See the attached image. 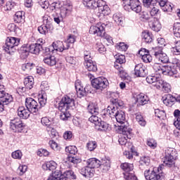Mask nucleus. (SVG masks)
I'll use <instances>...</instances> for the list:
<instances>
[{
    "instance_id": "nucleus-1",
    "label": "nucleus",
    "mask_w": 180,
    "mask_h": 180,
    "mask_svg": "<svg viewBox=\"0 0 180 180\" xmlns=\"http://www.w3.org/2000/svg\"><path fill=\"white\" fill-rule=\"evenodd\" d=\"M75 107V101L68 96H65L62 98L58 103V110L61 112L60 114V120H68L71 117L70 114V109H73Z\"/></svg>"
},
{
    "instance_id": "nucleus-2",
    "label": "nucleus",
    "mask_w": 180,
    "mask_h": 180,
    "mask_svg": "<svg viewBox=\"0 0 180 180\" xmlns=\"http://www.w3.org/2000/svg\"><path fill=\"white\" fill-rule=\"evenodd\" d=\"M105 29H106L105 23L98 22L96 25L90 27L89 33L90 34H94L103 39H106L108 43H112V37L106 34Z\"/></svg>"
},
{
    "instance_id": "nucleus-3",
    "label": "nucleus",
    "mask_w": 180,
    "mask_h": 180,
    "mask_svg": "<svg viewBox=\"0 0 180 180\" xmlns=\"http://www.w3.org/2000/svg\"><path fill=\"white\" fill-rule=\"evenodd\" d=\"M164 165H161L158 167H154L153 170L150 172V169L145 171L144 176L146 180H165V174L162 172Z\"/></svg>"
},
{
    "instance_id": "nucleus-4",
    "label": "nucleus",
    "mask_w": 180,
    "mask_h": 180,
    "mask_svg": "<svg viewBox=\"0 0 180 180\" xmlns=\"http://www.w3.org/2000/svg\"><path fill=\"white\" fill-rule=\"evenodd\" d=\"M116 131L120 136L118 141L121 146H126L127 144V139H131V129L124 125H118L115 127Z\"/></svg>"
},
{
    "instance_id": "nucleus-5",
    "label": "nucleus",
    "mask_w": 180,
    "mask_h": 180,
    "mask_svg": "<svg viewBox=\"0 0 180 180\" xmlns=\"http://www.w3.org/2000/svg\"><path fill=\"white\" fill-rule=\"evenodd\" d=\"M163 75H174L178 74V71H180V60L174 58L171 61L170 65H166L162 68Z\"/></svg>"
},
{
    "instance_id": "nucleus-6",
    "label": "nucleus",
    "mask_w": 180,
    "mask_h": 180,
    "mask_svg": "<svg viewBox=\"0 0 180 180\" xmlns=\"http://www.w3.org/2000/svg\"><path fill=\"white\" fill-rule=\"evenodd\" d=\"M20 43V39L16 37H8L6 41V46L4 47V51L8 53V54H13L16 50H18V46Z\"/></svg>"
},
{
    "instance_id": "nucleus-7",
    "label": "nucleus",
    "mask_w": 180,
    "mask_h": 180,
    "mask_svg": "<svg viewBox=\"0 0 180 180\" xmlns=\"http://www.w3.org/2000/svg\"><path fill=\"white\" fill-rule=\"evenodd\" d=\"M69 178L72 179H77V176L74 174V172L72 170H67L63 174L58 171L54 172L52 173V175L49 177L48 180H70Z\"/></svg>"
},
{
    "instance_id": "nucleus-8",
    "label": "nucleus",
    "mask_w": 180,
    "mask_h": 180,
    "mask_svg": "<svg viewBox=\"0 0 180 180\" xmlns=\"http://www.w3.org/2000/svg\"><path fill=\"white\" fill-rule=\"evenodd\" d=\"M124 9L127 11V12L133 11L136 13H140V12H141V5H140L139 0H126Z\"/></svg>"
},
{
    "instance_id": "nucleus-9",
    "label": "nucleus",
    "mask_w": 180,
    "mask_h": 180,
    "mask_svg": "<svg viewBox=\"0 0 180 180\" xmlns=\"http://www.w3.org/2000/svg\"><path fill=\"white\" fill-rule=\"evenodd\" d=\"M91 84L93 88H95L98 91H103V89L108 88L109 82L108 81V79L105 77H97L91 81Z\"/></svg>"
},
{
    "instance_id": "nucleus-10",
    "label": "nucleus",
    "mask_w": 180,
    "mask_h": 180,
    "mask_svg": "<svg viewBox=\"0 0 180 180\" xmlns=\"http://www.w3.org/2000/svg\"><path fill=\"white\" fill-rule=\"evenodd\" d=\"M98 8V16H108L110 13V8L103 0H98L96 3V9Z\"/></svg>"
},
{
    "instance_id": "nucleus-11",
    "label": "nucleus",
    "mask_w": 180,
    "mask_h": 180,
    "mask_svg": "<svg viewBox=\"0 0 180 180\" xmlns=\"http://www.w3.org/2000/svg\"><path fill=\"white\" fill-rule=\"evenodd\" d=\"M0 113H2L5 105H9L12 102V96L5 92V90L0 91Z\"/></svg>"
},
{
    "instance_id": "nucleus-12",
    "label": "nucleus",
    "mask_w": 180,
    "mask_h": 180,
    "mask_svg": "<svg viewBox=\"0 0 180 180\" xmlns=\"http://www.w3.org/2000/svg\"><path fill=\"white\" fill-rule=\"evenodd\" d=\"M25 124L22 122V120L19 117L14 118L10 122V129L14 131V133H20L23 130Z\"/></svg>"
},
{
    "instance_id": "nucleus-13",
    "label": "nucleus",
    "mask_w": 180,
    "mask_h": 180,
    "mask_svg": "<svg viewBox=\"0 0 180 180\" xmlns=\"http://www.w3.org/2000/svg\"><path fill=\"white\" fill-rule=\"evenodd\" d=\"M25 106L31 113L39 112V103L32 98H27L25 99Z\"/></svg>"
},
{
    "instance_id": "nucleus-14",
    "label": "nucleus",
    "mask_w": 180,
    "mask_h": 180,
    "mask_svg": "<svg viewBox=\"0 0 180 180\" xmlns=\"http://www.w3.org/2000/svg\"><path fill=\"white\" fill-rule=\"evenodd\" d=\"M24 87H19L18 91H21V92H26V91H30L33 88V85H34V79L32 76H29L25 77L24 79Z\"/></svg>"
},
{
    "instance_id": "nucleus-15",
    "label": "nucleus",
    "mask_w": 180,
    "mask_h": 180,
    "mask_svg": "<svg viewBox=\"0 0 180 180\" xmlns=\"http://www.w3.org/2000/svg\"><path fill=\"white\" fill-rule=\"evenodd\" d=\"M75 89L77 91V95L78 98H82L86 95L87 87H84L81 84V81L77 80L75 83Z\"/></svg>"
},
{
    "instance_id": "nucleus-16",
    "label": "nucleus",
    "mask_w": 180,
    "mask_h": 180,
    "mask_svg": "<svg viewBox=\"0 0 180 180\" xmlns=\"http://www.w3.org/2000/svg\"><path fill=\"white\" fill-rule=\"evenodd\" d=\"M60 9V16H61L62 18H67V15H68V13H70L71 11H72V6H71V4H70V3H67L65 2L63 4V6H61V7L59 8Z\"/></svg>"
},
{
    "instance_id": "nucleus-17",
    "label": "nucleus",
    "mask_w": 180,
    "mask_h": 180,
    "mask_svg": "<svg viewBox=\"0 0 180 180\" xmlns=\"http://www.w3.org/2000/svg\"><path fill=\"white\" fill-rule=\"evenodd\" d=\"M154 56L156 60H158V63H162L165 64V63H168V56L167 53L162 51V49L160 48L158 51H155Z\"/></svg>"
},
{
    "instance_id": "nucleus-18",
    "label": "nucleus",
    "mask_w": 180,
    "mask_h": 180,
    "mask_svg": "<svg viewBox=\"0 0 180 180\" xmlns=\"http://www.w3.org/2000/svg\"><path fill=\"white\" fill-rule=\"evenodd\" d=\"M67 43L61 41H56L53 43L52 47L54 51H59L60 53H63L64 50H68V46L66 45Z\"/></svg>"
},
{
    "instance_id": "nucleus-19",
    "label": "nucleus",
    "mask_w": 180,
    "mask_h": 180,
    "mask_svg": "<svg viewBox=\"0 0 180 180\" xmlns=\"http://www.w3.org/2000/svg\"><path fill=\"white\" fill-rule=\"evenodd\" d=\"M95 129L97 131H108V130H110V125L100 120L98 122H96Z\"/></svg>"
},
{
    "instance_id": "nucleus-20",
    "label": "nucleus",
    "mask_w": 180,
    "mask_h": 180,
    "mask_svg": "<svg viewBox=\"0 0 180 180\" xmlns=\"http://www.w3.org/2000/svg\"><path fill=\"white\" fill-rule=\"evenodd\" d=\"M79 172L86 178H92L95 174V169H91L89 166L84 167L79 170Z\"/></svg>"
},
{
    "instance_id": "nucleus-21",
    "label": "nucleus",
    "mask_w": 180,
    "mask_h": 180,
    "mask_svg": "<svg viewBox=\"0 0 180 180\" xmlns=\"http://www.w3.org/2000/svg\"><path fill=\"white\" fill-rule=\"evenodd\" d=\"M146 74H147L146 67L143 64L140 63L135 66L134 75L136 77H146Z\"/></svg>"
},
{
    "instance_id": "nucleus-22",
    "label": "nucleus",
    "mask_w": 180,
    "mask_h": 180,
    "mask_svg": "<svg viewBox=\"0 0 180 180\" xmlns=\"http://www.w3.org/2000/svg\"><path fill=\"white\" fill-rule=\"evenodd\" d=\"M30 113H32V112L24 106H20L18 109V115L22 119H28L29 116H30Z\"/></svg>"
},
{
    "instance_id": "nucleus-23",
    "label": "nucleus",
    "mask_w": 180,
    "mask_h": 180,
    "mask_svg": "<svg viewBox=\"0 0 180 180\" xmlns=\"http://www.w3.org/2000/svg\"><path fill=\"white\" fill-rule=\"evenodd\" d=\"M84 67L88 70V71H91L95 72L98 70V67L96 66V63L94 62L92 59L84 61Z\"/></svg>"
},
{
    "instance_id": "nucleus-24",
    "label": "nucleus",
    "mask_w": 180,
    "mask_h": 180,
    "mask_svg": "<svg viewBox=\"0 0 180 180\" xmlns=\"http://www.w3.org/2000/svg\"><path fill=\"white\" fill-rule=\"evenodd\" d=\"M162 99L163 101V103L166 105V106H172V105H174V102L176 101V98L171 94L165 95Z\"/></svg>"
},
{
    "instance_id": "nucleus-25",
    "label": "nucleus",
    "mask_w": 180,
    "mask_h": 180,
    "mask_svg": "<svg viewBox=\"0 0 180 180\" xmlns=\"http://www.w3.org/2000/svg\"><path fill=\"white\" fill-rule=\"evenodd\" d=\"M87 166L91 169H95V168H99V167H101V160L95 158H90L87 160Z\"/></svg>"
},
{
    "instance_id": "nucleus-26",
    "label": "nucleus",
    "mask_w": 180,
    "mask_h": 180,
    "mask_svg": "<svg viewBox=\"0 0 180 180\" xmlns=\"http://www.w3.org/2000/svg\"><path fill=\"white\" fill-rule=\"evenodd\" d=\"M43 50V46L40 44H32L30 45V53L39 54Z\"/></svg>"
},
{
    "instance_id": "nucleus-27",
    "label": "nucleus",
    "mask_w": 180,
    "mask_h": 180,
    "mask_svg": "<svg viewBox=\"0 0 180 180\" xmlns=\"http://www.w3.org/2000/svg\"><path fill=\"white\" fill-rule=\"evenodd\" d=\"M136 102L139 105H147L148 103V96H146L144 94H140L136 97Z\"/></svg>"
},
{
    "instance_id": "nucleus-28",
    "label": "nucleus",
    "mask_w": 180,
    "mask_h": 180,
    "mask_svg": "<svg viewBox=\"0 0 180 180\" xmlns=\"http://www.w3.org/2000/svg\"><path fill=\"white\" fill-rule=\"evenodd\" d=\"M150 26L154 32H160V30H161V23H160V21L157 18H153Z\"/></svg>"
},
{
    "instance_id": "nucleus-29",
    "label": "nucleus",
    "mask_w": 180,
    "mask_h": 180,
    "mask_svg": "<svg viewBox=\"0 0 180 180\" xmlns=\"http://www.w3.org/2000/svg\"><path fill=\"white\" fill-rule=\"evenodd\" d=\"M117 122L118 123H120V126H124V124H123L124 123V121L126 120V115H124V112L123 111H118V112H117V114L115 116Z\"/></svg>"
},
{
    "instance_id": "nucleus-30",
    "label": "nucleus",
    "mask_w": 180,
    "mask_h": 180,
    "mask_svg": "<svg viewBox=\"0 0 180 180\" xmlns=\"http://www.w3.org/2000/svg\"><path fill=\"white\" fill-rule=\"evenodd\" d=\"M87 110L91 115H98L99 113V108H98V105L90 103L87 107Z\"/></svg>"
},
{
    "instance_id": "nucleus-31",
    "label": "nucleus",
    "mask_w": 180,
    "mask_h": 180,
    "mask_svg": "<svg viewBox=\"0 0 180 180\" xmlns=\"http://www.w3.org/2000/svg\"><path fill=\"white\" fill-rule=\"evenodd\" d=\"M121 168L122 169H123V171L125 172V173H124V174H133V164H130V163H127V162H124L122 163L121 165Z\"/></svg>"
},
{
    "instance_id": "nucleus-32",
    "label": "nucleus",
    "mask_w": 180,
    "mask_h": 180,
    "mask_svg": "<svg viewBox=\"0 0 180 180\" xmlns=\"http://www.w3.org/2000/svg\"><path fill=\"white\" fill-rule=\"evenodd\" d=\"M175 160H176V158H174L172 156H165L164 160V164L166 167H169L171 168L172 167H174L175 165Z\"/></svg>"
},
{
    "instance_id": "nucleus-33",
    "label": "nucleus",
    "mask_w": 180,
    "mask_h": 180,
    "mask_svg": "<svg viewBox=\"0 0 180 180\" xmlns=\"http://www.w3.org/2000/svg\"><path fill=\"white\" fill-rule=\"evenodd\" d=\"M43 169H49V171H54L57 168V163L53 160L47 162L42 165Z\"/></svg>"
},
{
    "instance_id": "nucleus-34",
    "label": "nucleus",
    "mask_w": 180,
    "mask_h": 180,
    "mask_svg": "<svg viewBox=\"0 0 180 180\" xmlns=\"http://www.w3.org/2000/svg\"><path fill=\"white\" fill-rule=\"evenodd\" d=\"M83 5L89 9H96V1L95 0H83Z\"/></svg>"
},
{
    "instance_id": "nucleus-35",
    "label": "nucleus",
    "mask_w": 180,
    "mask_h": 180,
    "mask_svg": "<svg viewBox=\"0 0 180 180\" xmlns=\"http://www.w3.org/2000/svg\"><path fill=\"white\" fill-rule=\"evenodd\" d=\"M44 62L45 64H47V65H49L50 67H53L57 64V59L55 56H49L44 58Z\"/></svg>"
},
{
    "instance_id": "nucleus-36",
    "label": "nucleus",
    "mask_w": 180,
    "mask_h": 180,
    "mask_svg": "<svg viewBox=\"0 0 180 180\" xmlns=\"http://www.w3.org/2000/svg\"><path fill=\"white\" fill-rule=\"evenodd\" d=\"M118 112L117 108L113 105L108 106L107 108V114L110 115V117H115Z\"/></svg>"
},
{
    "instance_id": "nucleus-37",
    "label": "nucleus",
    "mask_w": 180,
    "mask_h": 180,
    "mask_svg": "<svg viewBox=\"0 0 180 180\" xmlns=\"http://www.w3.org/2000/svg\"><path fill=\"white\" fill-rule=\"evenodd\" d=\"M15 6H16V4H15V2L7 1L6 5L1 8V11L9 12V11H12Z\"/></svg>"
},
{
    "instance_id": "nucleus-38",
    "label": "nucleus",
    "mask_w": 180,
    "mask_h": 180,
    "mask_svg": "<svg viewBox=\"0 0 180 180\" xmlns=\"http://www.w3.org/2000/svg\"><path fill=\"white\" fill-rule=\"evenodd\" d=\"M100 167L103 171H109L110 168V160H103L100 162Z\"/></svg>"
},
{
    "instance_id": "nucleus-39",
    "label": "nucleus",
    "mask_w": 180,
    "mask_h": 180,
    "mask_svg": "<svg viewBox=\"0 0 180 180\" xmlns=\"http://www.w3.org/2000/svg\"><path fill=\"white\" fill-rule=\"evenodd\" d=\"M135 116H136V122H138L140 126H142L143 127H144V126L147 124V122H146V120L144 119V117H143V115H141V113L137 112L135 114Z\"/></svg>"
},
{
    "instance_id": "nucleus-40",
    "label": "nucleus",
    "mask_w": 180,
    "mask_h": 180,
    "mask_svg": "<svg viewBox=\"0 0 180 180\" xmlns=\"http://www.w3.org/2000/svg\"><path fill=\"white\" fill-rule=\"evenodd\" d=\"M173 56H180V41L175 42V46L171 49Z\"/></svg>"
},
{
    "instance_id": "nucleus-41",
    "label": "nucleus",
    "mask_w": 180,
    "mask_h": 180,
    "mask_svg": "<svg viewBox=\"0 0 180 180\" xmlns=\"http://www.w3.org/2000/svg\"><path fill=\"white\" fill-rule=\"evenodd\" d=\"M23 16H25V12L23 11L16 12L14 16L15 22H17V23L22 22L24 20Z\"/></svg>"
},
{
    "instance_id": "nucleus-42",
    "label": "nucleus",
    "mask_w": 180,
    "mask_h": 180,
    "mask_svg": "<svg viewBox=\"0 0 180 180\" xmlns=\"http://www.w3.org/2000/svg\"><path fill=\"white\" fill-rule=\"evenodd\" d=\"M51 16H53L54 22H56V23L58 25H59L60 22H63V19H64V17L60 15L57 11L51 12Z\"/></svg>"
},
{
    "instance_id": "nucleus-43",
    "label": "nucleus",
    "mask_w": 180,
    "mask_h": 180,
    "mask_svg": "<svg viewBox=\"0 0 180 180\" xmlns=\"http://www.w3.org/2000/svg\"><path fill=\"white\" fill-rule=\"evenodd\" d=\"M177 154L176 150L174 148H168L165 150V157H173L176 158Z\"/></svg>"
},
{
    "instance_id": "nucleus-44",
    "label": "nucleus",
    "mask_w": 180,
    "mask_h": 180,
    "mask_svg": "<svg viewBox=\"0 0 180 180\" xmlns=\"http://www.w3.org/2000/svg\"><path fill=\"white\" fill-rule=\"evenodd\" d=\"M142 38L146 43H151L153 41V34L148 32H143L142 33Z\"/></svg>"
},
{
    "instance_id": "nucleus-45",
    "label": "nucleus",
    "mask_w": 180,
    "mask_h": 180,
    "mask_svg": "<svg viewBox=\"0 0 180 180\" xmlns=\"http://www.w3.org/2000/svg\"><path fill=\"white\" fill-rule=\"evenodd\" d=\"M51 119L49 117H44L41 119V124L46 127V129L47 127H51Z\"/></svg>"
},
{
    "instance_id": "nucleus-46",
    "label": "nucleus",
    "mask_w": 180,
    "mask_h": 180,
    "mask_svg": "<svg viewBox=\"0 0 180 180\" xmlns=\"http://www.w3.org/2000/svg\"><path fill=\"white\" fill-rule=\"evenodd\" d=\"M153 19H154V18L150 17V14H148L147 11H143L141 14V20H143V22H147V21L153 22Z\"/></svg>"
},
{
    "instance_id": "nucleus-47",
    "label": "nucleus",
    "mask_w": 180,
    "mask_h": 180,
    "mask_svg": "<svg viewBox=\"0 0 180 180\" xmlns=\"http://www.w3.org/2000/svg\"><path fill=\"white\" fill-rule=\"evenodd\" d=\"M153 70L158 75H162L163 65L156 63L153 65Z\"/></svg>"
},
{
    "instance_id": "nucleus-48",
    "label": "nucleus",
    "mask_w": 180,
    "mask_h": 180,
    "mask_svg": "<svg viewBox=\"0 0 180 180\" xmlns=\"http://www.w3.org/2000/svg\"><path fill=\"white\" fill-rule=\"evenodd\" d=\"M11 157L14 160H22V157H23V153H22V150H17L11 153Z\"/></svg>"
},
{
    "instance_id": "nucleus-49",
    "label": "nucleus",
    "mask_w": 180,
    "mask_h": 180,
    "mask_svg": "<svg viewBox=\"0 0 180 180\" xmlns=\"http://www.w3.org/2000/svg\"><path fill=\"white\" fill-rule=\"evenodd\" d=\"M173 33L175 37H180V22H176L174 24Z\"/></svg>"
},
{
    "instance_id": "nucleus-50",
    "label": "nucleus",
    "mask_w": 180,
    "mask_h": 180,
    "mask_svg": "<svg viewBox=\"0 0 180 180\" xmlns=\"http://www.w3.org/2000/svg\"><path fill=\"white\" fill-rule=\"evenodd\" d=\"M112 19L115 20V22L117 25H123V16H122V15L117 13L114 14L112 16Z\"/></svg>"
},
{
    "instance_id": "nucleus-51",
    "label": "nucleus",
    "mask_w": 180,
    "mask_h": 180,
    "mask_svg": "<svg viewBox=\"0 0 180 180\" xmlns=\"http://www.w3.org/2000/svg\"><path fill=\"white\" fill-rule=\"evenodd\" d=\"M66 153L75 155L78 153V149L75 146H70L65 148Z\"/></svg>"
},
{
    "instance_id": "nucleus-52",
    "label": "nucleus",
    "mask_w": 180,
    "mask_h": 180,
    "mask_svg": "<svg viewBox=\"0 0 180 180\" xmlns=\"http://www.w3.org/2000/svg\"><path fill=\"white\" fill-rule=\"evenodd\" d=\"M68 162H69V164H71V165H75L81 162V159L74 158L72 156H69L68 157Z\"/></svg>"
},
{
    "instance_id": "nucleus-53",
    "label": "nucleus",
    "mask_w": 180,
    "mask_h": 180,
    "mask_svg": "<svg viewBox=\"0 0 180 180\" xmlns=\"http://www.w3.org/2000/svg\"><path fill=\"white\" fill-rule=\"evenodd\" d=\"M96 147H98L96 141H90L86 143V148L89 151H94Z\"/></svg>"
},
{
    "instance_id": "nucleus-54",
    "label": "nucleus",
    "mask_w": 180,
    "mask_h": 180,
    "mask_svg": "<svg viewBox=\"0 0 180 180\" xmlns=\"http://www.w3.org/2000/svg\"><path fill=\"white\" fill-rule=\"evenodd\" d=\"M143 4L146 8H151L157 4V0H143Z\"/></svg>"
},
{
    "instance_id": "nucleus-55",
    "label": "nucleus",
    "mask_w": 180,
    "mask_h": 180,
    "mask_svg": "<svg viewBox=\"0 0 180 180\" xmlns=\"http://www.w3.org/2000/svg\"><path fill=\"white\" fill-rule=\"evenodd\" d=\"M150 157L148 156H142L140 159L139 163L141 165H146L148 166L150 165Z\"/></svg>"
},
{
    "instance_id": "nucleus-56",
    "label": "nucleus",
    "mask_w": 180,
    "mask_h": 180,
    "mask_svg": "<svg viewBox=\"0 0 180 180\" xmlns=\"http://www.w3.org/2000/svg\"><path fill=\"white\" fill-rule=\"evenodd\" d=\"M155 115L156 117H158V119H165V111L161 110L160 109H155Z\"/></svg>"
},
{
    "instance_id": "nucleus-57",
    "label": "nucleus",
    "mask_w": 180,
    "mask_h": 180,
    "mask_svg": "<svg viewBox=\"0 0 180 180\" xmlns=\"http://www.w3.org/2000/svg\"><path fill=\"white\" fill-rule=\"evenodd\" d=\"M46 131H48V134H49L50 137H51V139H54V137L57 136V130H56V129L51 127H48L46 128Z\"/></svg>"
},
{
    "instance_id": "nucleus-58",
    "label": "nucleus",
    "mask_w": 180,
    "mask_h": 180,
    "mask_svg": "<svg viewBox=\"0 0 180 180\" xmlns=\"http://www.w3.org/2000/svg\"><path fill=\"white\" fill-rule=\"evenodd\" d=\"M164 80H162L160 77L156 78V81H155V83L153 84V86H155L157 89H160L162 88V85L164 84Z\"/></svg>"
},
{
    "instance_id": "nucleus-59",
    "label": "nucleus",
    "mask_w": 180,
    "mask_h": 180,
    "mask_svg": "<svg viewBox=\"0 0 180 180\" xmlns=\"http://www.w3.org/2000/svg\"><path fill=\"white\" fill-rule=\"evenodd\" d=\"M39 103L41 106H44L47 103V95L44 94L39 95Z\"/></svg>"
},
{
    "instance_id": "nucleus-60",
    "label": "nucleus",
    "mask_w": 180,
    "mask_h": 180,
    "mask_svg": "<svg viewBox=\"0 0 180 180\" xmlns=\"http://www.w3.org/2000/svg\"><path fill=\"white\" fill-rule=\"evenodd\" d=\"M116 61L115 63L117 64L122 65L124 63H126V57L124 55H116L115 56Z\"/></svg>"
},
{
    "instance_id": "nucleus-61",
    "label": "nucleus",
    "mask_w": 180,
    "mask_h": 180,
    "mask_svg": "<svg viewBox=\"0 0 180 180\" xmlns=\"http://www.w3.org/2000/svg\"><path fill=\"white\" fill-rule=\"evenodd\" d=\"M65 43H66V46H68V49H70L71 44H74V43H75V36L70 35L68 39L65 41Z\"/></svg>"
},
{
    "instance_id": "nucleus-62",
    "label": "nucleus",
    "mask_w": 180,
    "mask_h": 180,
    "mask_svg": "<svg viewBox=\"0 0 180 180\" xmlns=\"http://www.w3.org/2000/svg\"><path fill=\"white\" fill-rule=\"evenodd\" d=\"M141 58H142L143 63H151V61H153V57L151 56V55H150L149 51H147L146 54L143 55Z\"/></svg>"
},
{
    "instance_id": "nucleus-63",
    "label": "nucleus",
    "mask_w": 180,
    "mask_h": 180,
    "mask_svg": "<svg viewBox=\"0 0 180 180\" xmlns=\"http://www.w3.org/2000/svg\"><path fill=\"white\" fill-rule=\"evenodd\" d=\"M34 68V63H25L22 65V70L23 71H30V70H33Z\"/></svg>"
},
{
    "instance_id": "nucleus-64",
    "label": "nucleus",
    "mask_w": 180,
    "mask_h": 180,
    "mask_svg": "<svg viewBox=\"0 0 180 180\" xmlns=\"http://www.w3.org/2000/svg\"><path fill=\"white\" fill-rule=\"evenodd\" d=\"M124 178L126 180H138L137 176L133 173L124 174Z\"/></svg>"
}]
</instances>
